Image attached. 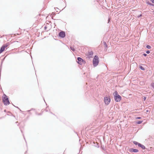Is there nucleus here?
I'll return each instance as SVG.
<instances>
[{"instance_id":"nucleus-15","label":"nucleus","mask_w":154,"mask_h":154,"mask_svg":"<svg viewBox=\"0 0 154 154\" xmlns=\"http://www.w3.org/2000/svg\"><path fill=\"white\" fill-rule=\"evenodd\" d=\"M103 44L106 47H107V45L106 43V42H103Z\"/></svg>"},{"instance_id":"nucleus-1","label":"nucleus","mask_w":154,"mask_h":154,"mask_svg":"<svg viewBox=\"0 0 154 154\" xmlns=\"http://www.w3.org/2000/svg\"><path fill=\"white\" fill-rule=\"evenodd\" d=\"M114 98L115 101L116 102L120 101L121 100V97L118 94V92L116 91L113 94Z\"/></svg>"},{"instance_id":"nucleus-16","label":"nucleus","mask_w":154,"mask_h":154,"mask_svg":"<svg viewBox=\"0 0 154 154\" xmlns=\"http://www.w3.org/2000/svg\"><path fill=\"white\" fill-rule=\"evenodd\" d=\"M143 121H138V122H137V123L138 124H139L141 123Z\"/></svg>"},{"instance_id":"nucleus-22","label":"nucleus","mask_w":154,"mask_h":154,"mask_svg":"<svg viewBox=\"0 0 154 154\" xmlns=\"http://www.w3.org/2000/svg\"><path fill=\"white\" fill-rule=\"evenodd\" d=\"M142 16V15L141 14H140V15H138L137 16V17L138 18H139L141 17Z\"/></svg>"},{"instance_id":"nucleus-21","label":"nucleus","mask_w":154,"mask_h":154,"mask_svg":"<svg viewBox=\"0 0 154 154\" xmlns=\"http://www.w3.org/2000/svg\"><path fill=\"white\" fill-rule=\"evenodd\" d=\"M146 53L147 54H149L150 53V51L149 50H147L146 52Z\"/></svg>"},{"instance_id":"nucleus-28","label":"nucleus","mask_w":154,"mask_h":154,"mask_svg":"<svg viewBox=\"0 0 154 154\" xmlns=\"http://www.w3.org/2000/svg\"><path fill=\"white\" fill-rule=\"evenodd\" d=\"M29 111H30V110H28V112H29Z\"/></svg>"},{"instance_id":"nucleus-12","label":"nucleus","mask_w":154,"mask_h":154,"mask_svg":"<svg viewBox=\"0 0 154 154\" xmlns=\"http://www.w3.org/2000/svg\"><path fill=\"white\" fill-rule=\"evenodd\" d=\"M133 143L134 144H135L136 145H138V144L140 143H138L137 142V141H134L133 142Z\"/></svg>"},{"instance_id":"nucleus-17","label":"nucleus","mask_w":154,"mask_h":154,"mask_svg":"<svg viewBox=\"0 0 154 154\" xmlns=\"http://www.w3.org/2000/svg\"><path fill=\"white\" fill-rule=\"evenodd\" d=\"M146 48L148 49H149L151 48V47L150 45H147L146 46Z\"/></svg>"},{"instance_id":"nucleus-24","label":"nucleus","mask_w":154,"mask_h":154,"mask_svg":"<svg viewBox=\"0 0 154 154\" xmlns=\"http://www.w3.org/2000/svg\"><path fill=\"white\" fill-rule=\"evenodd\" d=\"M150 1L153 4H154V0H150Z\"/></svg>"},{"instance_id":"nucleus-11","label":"nucleus","mask_w":154,"mask_h":154,"mask_svg":"<svg viewBox=\"0 0 154 154\" xmlns=\"http://www.w3.org/2000/svg\"><path fill=\"white\" fill-rule=\"evenodd\" d=\"M89 55L90 56H92L93 54V53L92 51H91L88 53Z\"/></svg>"},{"instance_id":"nucleus-18","label":"nucleus","mask_w":154,"mask_h":154,"mask_svg":"<svg viewBox=\"0 0 154 154\" xmlns=\"http://www.w3.org/2000/svg\"><path fill=\"white\" fill-rule=\"evenodd\" d=\"M151 86L154 89V83H152L151 84Z\"/></svg>"},{"instance_id":"nucleus-14","label":"nucleus","mask_w":154,"mask_h":154,"mask_svg":"<svg viewBox=\"0 0 154 154\" xmlns=\"http://www.w3.org/2000/svg\"><path fill=\"white\" fill-rule=\"evenodd\" d=\"M147 4L148 5H151V6H154V5L152 4L151 3H150L149 2H147Z\"/></svg>"},{"instance_id":"nucleus-2","label":"nucleus","mask_w":154,"mask_h":154,"mask_svg":"<svg viewBox=\"0 0 154 154\" xmlns=\"http://www.w3.org/2000/svg\"><path fill=\"white\" fill-rule=\"evenodd\" d=\"M99 62L98 57L97 56L95 55L93 59V65L94 66H97Z\"/></svg>"},{"instance_id":"nucleus-4","label":"nucleus","mask_w":154,"mask_h":154,"mask_svg":"<svg viewBox=\"0 0 154 154\" xmlns=\"http://www.w3.org/2000/svg\"><path fill=\"white\" fill-rule=\"evenodd\" d=\"M78 61L77 62L79 64L82 65L83 64L85 63V61H84L81 58L78 57L77 58Z\"/></svg>"},{"instance_id":"nucleus-13","label":"nucleus","mask_w":154,"mask_h":154,"mask_svg":"<svg viewBox=\"0 0 154 154\" xmlns=\"http://www.w3.org/2000/svg\"><path fill=\"white\" fill-rule=\"evenodd\" d=\"M139 68L142 70H145V69L142 66H140Z\"/></svg>"},{"instance_id":"nucleus-19","label":"nucleus","mask_w":154,"mask_h":154,"mask_svg":"<svg viewBox=\"0 0 154 154\" xmlns=\"http://www.w3.org/2000/svg\"><path fill=\"white\" fill-rule=\"evenodd\" d=\"M71 49L73 51H74L75 50V49L72 47H70Z\"/></svg>"},{"instance_id":"nucleus-3","label":"nucleus","mask_w":154,"mask_h":154,"mask_svg":"<svg viewBox=\"0 0 154 154\" xmlns=\"http://www.w3.org/2000/svg\"><path fill=\"white\" fill-rule=\"evenodd\" d=\"M3 101L5 105H9L10 103L6 95H5V97H4L3 99Z\"/></svg>"},{"instance_id":"nucleus-7","label":"nucleus","mask_w":154,"mask_h":154,"mask_svg":"<svg viewBox=\"0 0 154 154\" xmlns=\"http://www.w3.org/2000/svg\"><path fill=\"white\" fill-rule=\"evenodd\" d=\"M129 151L130 152H138V150L137 149H134L133 148H131L129 150Z\"/></svg>"},{"instance_id":"nucleus-10","label":"nucleus","mask_w":154,"mask_h":154,"mask_svg":"<svg viewBox=\"0 0 154 154\" xmlns=\"http://www.w3.org/2000/svg\"><path fill=\"white\" fill-rule=\"evenodd\" d=\"M10 45V43L9 42H8L7 43H6L3 46L5 47V48H6L8 47V46H9Z\"/></svg>"},{"instance_id":"nucleus-8","label":"nucleus","mask_w":154,"mask_h":154,"mask_svg":"<svg viewBox=\"0 0 154 154\" xmlns=\"http://www.w3.org/2000/svg\"><path fill=\"white\" fill-rule=\"evenodd\" d=\"M138 146L141 147V148H142L143 149H145L146 148L142 144L140 143L138 144Z\"/></svg>"},{"instance_id":"nucleus-23","label":"nucleus","mask_w":154,"mask_h":154,"mask_svg":"<svg viewBox=\"0 0 154 154\" xmlns=\"http://www.w3.org/2000/svg\"><path fill=\"white\" fill-rule=\"evenodd\" d=\"M146 97H143V100L144 101H145L146 100Z\"/></svg>"},{"instance_id":"nucleus-20","label":"nucleus","mask_w":154,"mask_h":154,"mask_svg":"<svg viewBox=\"0 0 154 154\" xmlns=\"http://www.w3.org/2000/svg\"><path fill=\"white\" fill-rule=\"evenodd\" d=\"M141 119V118L140 117H136V119Z\"/></svg>"},{"instance_id":"nucleus-9","label":"nucleus","mask_w":154,"mask_h":154,"mask_svg":"<svg viewBox=\"0 0 154 154\" xmlns=\"http://www.w3.org/2000/svg\"><path fill=\"white\" fill-rule=\"evenodd\" d=\"M5 48V47L2 46L0 48V53L3 52L4 51Z\"/></svg>"},{"instance_id":"nucleus-6","label":"nucleus","mask_w":154,"mask_h":154,"mask_svg":"<svg viewBox=\"0 0 154 154\" xmlns=\"http://www.w3.org/2000/svg\"><path fill=\"white\" fill-rule=\"evenodd\" d=\"M59 35L61 37L64 38L65 36V33L64 32L62 31L59 32Z\"/></svg>"},{"instance_id":"nucleus-5","label":"nucleus","mask_w":154,"mask_h":154,"mask_svg":"<svg viewBox=\"0 0 154 154\" xmlns=\"http://www.w3.org/2000/svg\"><path fill=\"white\" fill-rule=\"evenodd\" d=\"M104 101L105 104L108 105L110 102V98L107 97H104Z\"/></svg>"},{"instance_id":"nucleus-25","label":"nucleus","mask_w":154,"mask_h":154,"mask_svg":"<svg viewBox=\"0 0 154 154\" xmlns=\"http://www.w3.org/2000/svg\"><path fill=\"white\" fill-rule=\"evenodd\" d=\"M143 55L145 57H146L147 56V54H143Z\"/></svg>"},{"instance_id":"nucleus-26","label":"nucleus","mask_w":154,"mask_h":154,"mask_svg":"<svg viewBox=\"0 0 154 154\" xmlns=\"http://www.w3.org/2000/svg\"><path fill=\"white\" fill-rule=\"evenodd\" d=\"M44 28H45V29H46V28H47L46 26H45Z\"/></svg>"},{"instance_id":"nucleus-27","label":"nucleus","mask_w":154,"mask_h":154,"mask_svg":"<svg viewBox=\"0 0 154 154\" xmlns=\"http://www.w3.org/2000/svg\"><path fill=\"white\" fill-rule=\"evenodd\" d=\"M149 111V110H146V112H148Z\"/></svg>"}]
</instances>
